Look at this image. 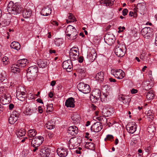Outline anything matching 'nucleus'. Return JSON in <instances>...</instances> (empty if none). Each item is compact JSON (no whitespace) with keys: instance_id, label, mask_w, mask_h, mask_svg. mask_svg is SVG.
I'll return each instance as SVG.
<instances>
[{"instance_id":"35","label":"nucleus","mask_w":157,"mask_h":157,"mask_svg":"<svg viewBox=\"0 0 157 157\" xmlns=\"http://www.w3.org/2000/svg\"><path fill=\"white\" fill-rule=\"evenodd\" d=\"M52 121H49L46 123L45 126L48 129H52L54 128L55 126L52 124Z\"/></svg>"},{"instance_id":"20","label":"nucleus","mask_w":157,"mask_h":157,"mask_svg":"<svg viewBox=\"0 0 157 157\" xmlns=\"http://www.w3.org/2000/svg\"><path fill=\"white\" fill-rule=\"evenodd\" d=\"M78 143L77 139L72 138L69 142V147L71 149L76 148L78 146Z\"/></svg>"},{"instance_id":"40","label":"nucleus","mask_w":157,"mask_h":157,"mask_svg":"<svg viewBox=\"0 0 157 157\" xmlns=\"http://www.w3.org/2000/svg\"><path fill=\"white\" fill-rule=\"evenodd\" d=\"M154 96V94L152 92L147 93L146 95V98L149 100L153 99Z\"/></svg>"},{"instance_id":"55","label":"nucleus","mask_w":157,"mask_h":157,"mask_svg":"<svg viewBox=\"0 0 157 157\" xmlns=\"http://www.w3.org/2000/svg\"><path fill=\"white\" fill-rule=\"evenodd\" d=\"M82 149V148L80 147H78L77 150L75 151V152L77 154H80L81 153V150Z\"/></svg>"},{"instance_id":"44","label":"nucleus","mask_w":157,"mask_h":157,"mask_svg":"<svg viewBox=\"0 0 157 157\" xmlns=\"http://www.w3.org/2000/svg\"><path fill=\"white\" fill-rule=\"evenodd\" d=\"M69 16H68V18L69 20H71V21H76V19L75 17L71 13H69Z\"/></svg>"},{"instance_id":"54","label":"nucleus","mask_w":157,"mask_h":157,"mask_svg":"<svg viewBox=\"0 0 157 157\" xmlns=\"http://www.w3.org/2000/svg\"><path fill=\"white\" fill-rule=\"evenodd\" d=\"M152 150V147L150 146H148L146 149V151L148 152Z\"/></svg>"},{"instance_id":"19","label":"nucleus","mask_w":157,"mask_h":157,"mask_svg":"<svg viewBox=\"0 0 157 157\" xmlns=\"http://www.w3.org/2000/svg\"><path fill=\"white\" fill-rule=\"evenodd\" d=\"M57 152L58 155L61 157H65L68 154L67 149L65 148H58L57 149Z\"/></svg>"},{"instance_id":"45","label":"nucleus","mask_w":157,"mask_h":157,"mask_svg":"<svg viewBox=\"0 0 157 157\" xmlns=\"http://www.w3.org/2000/svg\"><path fill=\"white\" fill-rule=\"evenodd\" d=\"M102 113L104 115V116L106 117H109L111 114V112L108 110H107L105 111L104 109L102 110Z\"/></svg>"},{"instance_id":"33","label":"nucleus","mask_w":157,"mask_h":157,"mask_svg":"<svg viewBox=\"0 0 157 157\" xmlns=\"http://www.w3.org/2000/svg\"><path fill=\"white\" fill-rule=\"evenodd\" d=\"M71 118L75 124L78 123L80 121V117L78 114L74 115Z\"/></svg>"},{"instance_id":"25","label":"nucleus","mask_w":157,"mask_h":157,"mask_svg":"<svg viewBox=\"0 0 157 157\" xmlns=\"http://www.w3.org/2000/svg\"><path fill=\"white\" fill-rule=\"evenodd\" d=\"M32 11L30 9H24L22 12V15L25 18L29 17L32 14Z\"/></svg>"},{"instance_id":"14","label":"nucleus","mask_w":157,"mask_h":157,"mask_svg":"<svg viewBox=\"0 0 157 157\" xmlns=\"http://www.w3.org/2000/svg\"><path fill=\"white\" fill-rule=\"evenodd\" d=\"M11 101V97L9 94L2 95L0 98V102L4 105L9 103Z\"/></svg>"},{"instance_id":"4","label":"nucleus","mask_w":157,"mask_h":157,"mask_svg":"<svg viewBox=\"0 0 157 157\" xmlns=\"http://www.w3.org/2000/svg\"><path fill=\"white\" fill-rule=\"evenodd\" d=\"M101 92L99 89H96L92 92L90 97V101L92 102H96L100 98L101 101L103 102L105 100H102V97H103L100 95Z\"/></svg>"},{"instance_id":"46","label":"nucleus","mask_w":157,"mask_h":157,"mask_svg":"<svg viewBox=\"0 0 157 157\" xmlns=\"http://www.w3.org/2000/svg\"><path fill=\"white\" fill-rule=\"evenodd\" d=\"M11 115L13 116H13L14 117H16L18 119L20 116L19 113L18 112L16 111H13Z\"/></svg>"},{"instance_id":"39","label":"nucleus","mask_w":157,"mask_h":157,"mask_svg":"<svg viewBox=\"0 0 157 157\" xmlns=\"http://www.w3.org/2000/svg\"><path fill=\"white\" fill-rule=\"evenodd\" d=\"M137 9H138L139 11L142 12L145 8V6L141 3H138L136 6Z\"/></svg>"},{"instance_id":"24","label":"nucleus","mask_w":157,"mask_h":157,"mask_svg":"<svg viewBox=\"0 0 157 157\" xmlns=\"http://www.w3.org/2000/svg\"><path fill=\"white\" fill-rule=\"evenodd\" d=\"M29 63L28 59H23L18 60L17 62V64L19 67L21 66L24 67L28 65Z\"/></svg>"},{"instance_id":"48","label":"nucleus","mask_w":157,"mask_h":157,"mask_svg":"<svg viewBox=\"0 0 157 157\" xmlns=\"http://www.w3.org/2000/svg\"><path fill=\"white\" fill-rule=\"evenodd\" d=\"M113 137L112 135H108L105 138V140L106 141V140H111L113 139Z\"/></svg>"},{"instance_id":"22","label":"nucleus","mask_w":157,"mask_h":157,"mask_svg":"<svg viewBox=\"0 0 157 157\" xmlns=\"http://www.w3.org/2000/svg\"><path fill=\"white\" fill-rule=\"evenodd\" d=\"M75 100L74 98H70L67 99L65 103V105L67 107L73 108L75 107Z\"/></svg>"},{"instance_id":"11","label":"nucleus","mask_w":157,"mask_h":157,"mask_svg":"<svg viewBox=\"0 0 157 157\" xmlns=\"http://www.w3.org/2000/svg\"><path fill=\"white\" fill-rule=\"evenodd\" d=\"M63 68L66 69L67 71L70 72L72 70V64L71 60H67L64 61L63 63Z\"/></svg>"},{"instance_id":"1","label":"nucleus","mask_w":157,"mask_h":157,"mask_svg":"<svg viewBox=\"0 0 157 157\" xmlns=\"http://www.w3.org/2000/svg\"><path fill=\"white\" fill-rule=\"evenodd\" d=\"M66 36L69 40H74L78 36V33L75 28L71 25H68L65 31Z\"/></svg>"},{"instance_id":"18","label":"nucleus","mask_w":157,"mask_h":157,"mask_svg":"<svg viewBox=\"0 0 157 157\" xmlns=\"http://www.w3.org/2000/svg\"><path fill=\"white\" fill-rule=\"evenodd\" d=\"M118 99L120 101H122L124 104L128 105H129L131 101V98L129 96L122 95H119Z\"/></svg>"},{"instance_id":"6","label":"nucleus","mask_w":157,"mask_h":157,"mask_svg":"<svg viewBox=\"0 0 157 157\" xmlns=\"http://www.w3.org/2000/svg\"><path fill=\"white\" fill-rule=\"evenodd\" d=\"M125 46L124 44H118L115 47V53L118 57H122L125 54Z\"/></svg>"},{"instance_id":"49","label":"nucleus","mask_w":157,"mask_h":157,"mask_svg":"<svg viewBox=\"0 0 157 157\" xmlns=\"http://www.w3.org/2000/svg\"><path fill=\"white\" fill-rule=\"evenodd\" d=\"M22 90H24V89L23 87H21V88H18L17 90V93L16 94H17L18 93H20V94H22V92H24Z\"/></svg>"},{"instance_id":"15","label":"nucleus","mask_w":157,"mask_h":157,"mask_svg":"<svg viewBox=\"0 0 157 157\" xmlns=\"http://www.w3.org/2000/svg\"><path fill=\"white\" fill-rule=\"evenodd\" d=\"M97 55L95 50L94 49H92L90 51L87 55V58L90 62H92L96 58Z\"/></svg>"},{"instance_id":"7","label":"nucleus","mask_w":157,"mask_h":157,"mask_svg":"<svg viewBox=\"0 0 157 157\" xmlns=\"http://www.w3.org/2000/svg\"><path fill=\"white\" fill-rule=\"evenodd\" d=\"M77 88L79 91L84 94H87L90 91L89 86L83 82H80L77 86Z\"/></svg>"},{"instance_id":"29","label":"nucleus","mask_w":157,"mask_h":157,"mask_svg":"<svg viewBox=\"0 0 157 157\" xmlns=\"http://www.w3.org/2000/svg\"><path fill=\"white\" fill-rule=\"evenodd\" d=\"M19 67L17 64H13L11 67V72L14 73L19 72L20 71Z\"/></svg>"},{"instance_id":"59","label":"nucleus","mask_w":157,"mask_h":157,"mask_svg":"<svg viewBox=\"0 0 157 157\" xmlns=\"http://www.w3.org/2000/svg\"><path fill=\"white\" fill-rule=\"evenodd\" d=\"M1 76H2V75H1ZM5 79H6L5 77H2V76L1 77H0V82H2L4 80H5Z\"/></svg>"},{"instance_id":"42","label":"nucleus","mask_w":157,"mask_h":157,"mask_svg":"<svg viewBox=\"0 0 157 157\" xmlns=\"http://www.w3.org/2000/svg\"><path fill=\"white\" fill-rule=\"evenodd\" d=\"M55 42L56 45L59 46L63 44L62 39L61 38L56 39Z\"/></svg>"},{"instance_id":"58","label":"nucleus","mask_w":157,"mask_h":157,"mask_svg":"<svg viewBox=\"0 0 157 157\" xmlns=\"http://www.w3.org/2000/svg\"><path fill=\"white\" fill-rule=\"evenodd\" d=\"M38 111L39 112L41 113H42L43 112V110L42 109V107L40 106H39L38 107Z\"/></svg>"},{"instance_id":"64","label":"nucleus","mask_w":157,"mask_h":157,"mask_svg":"<svg viewBox=\"0 0 157 157\" xmlns=\"http://www.w3.org/2000/svg\"><path fill=\"white\" fill-rule=\"evenodd\" d=\"M36 101L37 102L40 103H41L42 104L43 103L42 100L40 98H38L36 100Z\"/></svg>"},{"instance_id":"47","label":"nucleus","mask_w":157,"mask_h":157,"mask_svg":"<svg viewBox=\"0 0 157 157\" xmlns=\"http://www.w3.org/2000/svg\"><path fill=\"white\" fill-rule=\"evenodd\" d=\"M53 110V108L52 104H50L47 105V112H51Z\"/></svg>"},{"instance_id":"34","label":"nucleus","mask_w":157,"mask_h":157,"mask_svg":"<svg viewBox=\"0 0 157 157\" xmlns=\"http://www.w3.org/2000/svg\"><path fill=\"white\" fill-rule=\"evenodd\" d=\"M25 95V92H22V94H20L19 93H18L17 94H16L17 98L18 100L21 101H23L24 100Z\"/></svg>"},{"instance_id":"10","label":"nucleus","mask_w":157,"mask_h":157,"mask_svg":"<svg viewBox=\"0 0 157 157\" xmlns=\"http://www.w3.org/2000/svg\"><path fill=\"white\" fill-rule=\"evenodd\" d=\"M104 39L106 43L112 45L115 42V37L113 34L107 33L105 35Z\"/></svg>"},{"instance_id":"31","label":"nucleus","mask_w":157,"mask_h":157,"mask_svg":"<svg viewBox=\"0 0 157 157\" xmlns=\"http://www.w3.org/2000/svg\"><path fill=\"white\" fill-rule=\"evenodd\" d=\"M85 147L91 150H94L95 149L94 144L91 142H86L85 145Z\"/></svg>"},{"instance_id":"23","label":"nucleus","mask_w":157,"mask_h":157,"mask_svg":"<svg viewBox=\"0 0 157 157\" xmlns=\"http://www.w3.org/2000/svg\"><path fill=\"white\" fill-rule=\"evenodd\" d=\"M51 13V9L48 6L44 7L42 10L41 14L43 16H47L49 15Z\"/></svg>"},{"instance_id":"5","label":"nucleus","mask_w":157,"mask_h":157,"mask_svg":"<svg viewBox=\"0 0 157 157\" xmlns=\"http://www.w3.org/2000/svg\"><path fill=\"white\" fill-rule=\"evenodd\" d=\"M44 141V138L42 136H39L32 139L31 145L34 148L33 151L35 152L39 147L43 143Z\"/></svg>"},{"instance_id":"38","label":"nucleus","mask_w":157,"mask_h":157,"mask_svg":"<svg viewBox=\"0 0 157 157\" xmlns=\"http://www.w3.org/2000/svg\"><path fill=\"white\" fill-rule=\"evenodd\" d=\"M25 131L24 129H21L16 133L17 136L19 137L25 136Z\"/></svg>"},{"instance_id":"13","label":"nucleus","mask_w":157,"mask_h":157,"mask_svg":"<svg viewBox=\"0 0 157 157\" xmlns=\"http://www.w3.org/2000/svg\"><path fill=\"white\" fill-rule=\"evenodd\" d=\"M112 71L114 76L118 79H121L124 76V72L121 69L116 70L115 71L112 70Z\"/></svg>"},{"instance_id":"60","label":"nucleus","mask_w":157,"mask_h":157,"mask_svg":"<svg viewBox=\"0 0 157 157\" xmlns=\"http://www.w3.org/2000/svg\"><path fill=\"white\" fill-rule=\"evenodd\" d=\"M56 83V82L55 81L53 80L51 82V85L52 86H54Z\"/></svg>"},{"instance_id":"8","label":"nucleus","mask_w":157,"mask_h":157,"mask_svg":"<svg viewBox=\"0 0 157 157\" xmlns=\"http://www.w3.org/2000/svg\"><path fill=\"white\" fill-rule=\"evenodd\" d=\"M79 52L78 48L73 47L69 52V56L71 59L75 60L78 58Z\"/></svg>"},{"instance_id":"27","label":"nucleus","mask_w":157,"mask_h":157,"mask_svg":"<svg viewBox=\"0 0 157 157\" xmlns=\"http://www.w3.org/2000/svg\"><path fill=\"white\" fill-rule=\"evenodd\" d=\"M48 61L46 60H39L37 62L38 66L41 68H44L46 67L48 65Z\"/></svg>"},{"instance_id":"36","label":"nucleus","mask_w":157,"mask_h":157,"mask_svg":"<svg viewBox=\"0 0 157 157\" xmlns=\"http://www.w3.org/2000/svg\"><path fill=\"white\" fill-rule=\"evenodd\" d=\"M97 119L100 121L99 123H100V124H105L107 121V119L105 117L103 116L98 117L97 118Z\"/></svg>"},{"instance_id":"63","label":"nucleus","mask_w":157,"mask_h":157,"mask_svg":"<svg viewBox=\"0 0 157 157\" xmlns=\"http://www.w3.org/2000/svg\"><path fill=\"white\" fill-rule=\"evenodd\" d=\"M48 96L50 98H52L53 96V94L52 92H50L48 94Z\"/></svg>"},{"instance_id":"53","label":"nucleus","mask_w":157,"mask_h":157,"mask_svg":"<svg viewBox=\"0 0 157 157\" xmlns=\"http://www.w3.org/2000/svg\"><path fill=\"white\" fill-rule=\"evenodd\" d=\"M128 12V10L126 9H124L122 11V14L124 16L126 15Z\"/></svg>"},{"instance_id":"16","label":"nucleus","mask_w":157,"mask_h":157,"mask_svg":"<svg viewBox=\"0 0 157 157\" xmlns=\"http://www.w3.org/2000/svg\"><path fill=\"white\" fill-rule=\"evenodd\" d=\"M78 128L76 126H71L68 128V132L70 136H75L78 133Z\"/></svg>"},{"instance_id":"2","label":"nucleus","mask_w":157,"mask_h":157,"mask_svg":"<svg viewBox=\"0 0 157 157\" xmlns=\"http://www.w3.org/2000/svg\"><path fill=\"white\" fill-rule=\"evenodd\" d=\"M7 10L8 12L11 14L14 15L20 13L22 10V8L16 3L14 4L12 1L9 3L7 6Z\"/></svg>"},{"instance_id":"51","label":"nucleus","mask_w":157,"mask_h":157,"mask_svg":"<svg viewBox=\"0 0 157 157\" xmlns=\"http://www.w3.org/2000/svg\"><path fill=\"white\" fill-rule=\"evenodd\" d=\"M78 60L79 63H82L83 60V57L82 56H80L79 58L78 57Z\"/></svg>"},{"instance_id":"43","label":"nucleus","mask_w":157,"mask_h":157,"mask_svg":"<svg viewBox=\"0 0 157 157\" xmlns=\"http://www.w3.org/2000/svg\"><path fill=\"white\" fill-rule=\"evenodd\" d=\"M2 60L3 65H6L9 63L8 58L6 56L4 57L2 59Z\"/></svg>"},{"instance_id":"37","label":"nucleus","mask_w":157,"mask_h":157,"mask_svg":"<svg viewBox=\"0 0 157 157\" xmlns=\"http://www.w3.org/2000/svg\"><path fill=\"white\" fill-rule=\"evenodd\" d=\"M18 120V119L16 117H13V116L11 115L9 119V123L11 124H13Z\"/></svg>"},{"instance_id":"28","label":"nucleus","mask_w":157,"mask_h":157,"mask_svg":"<svg viewBox=\"0 0 157 157\" xmlns=\"http://www.w3.org/2000/svg\"><path fill=\"white\" fill-rule=\"evenodd\" d=\"M10 47L12 48L18 50L21 48V45L20 44L17 42H13L10 44Z\"/></svg>"},{"instance_id":"30","label":"nucleus","mask_w":157,"mask_h":157,"mask_svg":"<svg viewBox=\"0 0 157 157\" xmlns=\"http://www.w3.org/2000/svg\"><path fill=\"white\" fill-rule=\"evenodd\" d=\"M104 74L103 72L101 71L98 73L96 75L95 78L96 80L102 81L104 79Z\"/></svg>"},{"instance_id":"21","label":"nucleus","mask_w":157,"mask_h":157,"mask_svg":"<svg viewBox=\"0 0 157 157\" xmlns=\"http://www.w3.org/2000/svg\"><path fill=\"white\" fill-rule=\"evenodd\" d=\"M50 154V149L47 147H43L40 150V154L42 157H47Z\"/></svg>"},{"instance_id":"62","label":"nucleus","mask_w":157,"mask_h":157,"mask_svg":"<svg viewBox=\"0 0 157 157\" xmlns=\"http://www.w3.org/2000/svg\"><path fill=\"white\" fill-rule=\"evenodd\" d=\"M97 108L96 106L94 105V104H92L91 105V108L93 110H95Z\"/></svg>"},{"instance_id":"52","label":"nucleus","mask_w":157,"mask_h":157,"mask_svg":"<svg viewBox=\"0 0 157 157\" xmlns=\"http://www.w3.org/2000/svg\"><path fill=\"white\" fill-rule=\"evenodd\" d=\"M51 23L53 25H54L56 26H57L58 25V22L56 21H51Z\"/></svg>"},{"instance_id":"3","label":"nucleus","mask_w":157,"mask_h":157,"mask_svg":"<svg viewBox=\"0 0 157 157\" xmlns=\"http://www.w3.org/2000/svg\"><path fill=\"white\" fill-rule=\"evenodd\" d=\"M38 71V68L36 65L29 67L27 73V79L29 81L34 80V76Z\"/></svg>"},{"instance_id":"61","label":"nucleus","mask_w":157,"mask_h":157,"mask_svg":"<svg viewBox=\"0 0 157 157\" xmlns=\"http://www.w3.org/2000/svg\"><path fill=\"white\" fill-rule=\"evenodd\" d=\"M109 81L111 82H115L116 81L115 79L110 78H109Z\"/></svg>"},{"instance_id":"26","label":"nucleus","mask_w":157,"mask_h":157,"mask_svg":"<svg viewBox=\"0 0 157 157\" xmlns=\"http://www.w3.org/2000/svg\"><path fill=\"white\" fill-rule=\"evenodd\" d=\"M28 136L29 140H32L36 134V132L35 129H31L28 131Z\"/></svg>"},{"instance_id":"17","label":"nucleus","mask_w":157,"mask_h":157,"mask_svg":"<svg viewBox=\"0 0 157 157\" xmlns=\"http://www.w3.org/2000/svg\"><path fill=\"white\" fill-rule=\"evenodd\" d=\"M102 128L101 125L99 122H97L92 125L91 127V131L98 132H99Z\"/></svg>"},{"instance_id":"57","label":"nucleus","mask_w":157,"mask_h":157,"mask_svg":"<svg viewBox=\"0 0 157 157\" xmlns=\"http://www.w3.org/2000/svg\"><path fill=\"white\" fill-rule=\"evenodd\" d=\"M14 105L12 104H10L9 105V109L10 110H12L14 107Z\"/></svg>"},{"instance_id":"56","label":"nucleus","mask_w":157,"mask_h":157,"mask_svg":"<svg viewBox=\"0 0 157 157\" xmlns=\"http://www.w3.org/2000/svg\"><path fill=\"white\" fill-rule=\"evenodd\" d=\"M138 90L136 89H132L131 90V92L132 94H136Z\"/></svg>"},{"instance_id":"9","label":"nucleus","mask_w":157,"mask_h":157,"mask_svg":"<svg viewBox=\"0 0 157 157\" xmlns=\"http://www.w3.org/2000/svg\"><path fill=\"white\" fill-rule=\"evenodd\" d=\"M152 31V29L149 27H146L141 30V33L145 38L149 39L151 37Z\"/></svg>"},{"instance_id":"50","label":"nucleus","mask_w":157,"mask_h":157,"mask_svg":"<svg viewBox=\"0 0 157 157\" xmlns=\"http://www.w3.org/2000/svg\"><path fill=\"white\" fill-rule=\"evenodd\" d=\"M25 111L27 114H30V113H31L32 112V109L29 107L26 108Z\"/></svg>"},{"instance_id":"41","label":"nucleus","mask_w":157,"mask_h":157,"mask_svg":"<svg viewBox=\"0 0 157 157\" xmlns=\"http://www.w3.org/2000/svg\"><path fill=\"white\" fill-rule=\"evenodd\" d=\"M155 130V128L153 126H150L147 128L148 132L151 134L154 133Z\"/></svg>"},{"instance_id":"12","label":"nucleus","mask_w":157,"mask_h":157,"mask_svg":"<svg viewBox=\"0 0 157 157\" xmlns=\"http://www.w3.org/2000/svg\"><path fill=\"white\" fill-rule=\"evenodd\" d=\"M137 125L134 122L129 123L126 126V129L130 133H133L136 130Z\"/></svg>"},{"instance_id":"32","label":"nucleus","mask_w":157,"mask_h":157,"mask_svg":"<svg viewBox=\"0 0 157 157\" xmlns=\"http://www.w3.org/2000/svg\"><path fill=\"white\" fill-rule=\"evenodd\" d=\"M114 0H101L100 2L106 4V6H112L113 4Z\"/></svg>"}]
</instances>
